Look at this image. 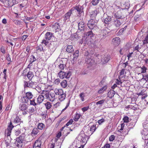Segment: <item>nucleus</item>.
<instances>
[{"label": "nucleus", "mask_w": 148, "mask_h": 148, "mask_svg": "<svg viewBox=\"0 0 148 148\" xmlns=\"http://www.w3.org/2000/svg\"><path fill=\"white\" fill-rule=\"evenodd\" d=\"M125 71V69H122L120 72V75L119 76V79H120L121 78H122L124 77V72Z\"/></svg>", "instance_id": "49530a36"}, {"label": "nucleus", "mask_w": 148, "mask_h": 148, "mask_svg": "<svg viewBox=\"0 0 148 148\" xmlns=\"http://www.w3.org/2000/svg\"><path fill=\"white\" fill-rule=\"evenodd\" d=\"M79 96L82 101H84V93L83 92L80 93L79 94Z\"/></svg>", "instance_id": "5fc2aeb1"}, {"label": "nucleus", "mask_w": 148, "mask_h": 148, "mask_svg": "<svg viewBox=\"0 0 148 148\" xmlns=\"http://www.w3.org/2000/svg\"><path fill=\"white\" fill-rule=\"evenodd\" d=\"M53 36V34L50 32H47L45 35V38L46 40H49L51 39Z\"/></svg>", "instance_id": "dca6fc26"}, {"label": "nucleus", "mask_w": 148, "mask_h": 148, "mask_svg": "<svg viewBox=\"0 0 148 148\" xmlns=\"http://www.w3.org/2000/svg\"><path fill=\"white\" fill-rule=\"evenodd\" d=\"M73 121L72 119H70L69 122L66 124V126H68L69 125L71 124L73 122Z\"/></svg>", "instance_id": "e2e57ef3"}, {"label": "nucleus", "mask_w": 148, "mask_h": 148, "mask_svg": "<svg viewBox=\"0 0 148 148\" xmlns=\"http://www.w3.org/2000/svg\"><path fill=\"white\" fill-rule=\"evenodd\" d=\"M85 26L86 25L82 21H80L78 23V29L81 31L85 30L86 29Z\"/></svg>", "instance_id": "ddd939ff"}, {"label": "nucleus", "mask_w": 148, "mask_h": 148, "mask_svg": "<svg viewBox=\"0 0 148 148\" xmlns=\"http://www.w3.org/2000/svg\"><path fill=\"white\" fill-rule=\"evenodd\" d=\"M28 106L24 104H20L19 105V109L22 111V114L25 115L28 113Z\"/></svg>", "instance_id": "39448f33"}, {"label": "nucleus", "mask_w": 148, "mask_h": 148, "mask_svg": "<svg viewBox=\"0 0 148 148\" xmlns=\"http://www.w3.org/2000/svg\"><path fill=\"white\" fill-rule=\"evenodd\" d=\"M110 55H106L102 56L101 57V62L103 64L107 63L110 60Z\"/></svg>", "instance_id": "f8f14e48"}, {"label": "nucleus", "mask_w": 148, "mask_h": 148, "mask_svg": "<svg viewBox=\"0 0 148 148\" xmlns=\"http://www.w3.org/2000/svg\"><path fill=\"white\" fill-rule=\"evenodd\" d=\"M123 20L122 19H114L113 21V25L117 28H119L123 23Z\"/></svg>", "instance_id": "1a4fd4ad"}, {"label": "nucleus", "mask_w": 148, "mask_h": 148, "mask_svg": "<svg viewBox=\"0 0 148 148\" xmlns=\"http://www.w3.org/2000/svg\"><path fill=\"white\" fill-rule=\"evenodd\" d=\"M96 129V125H93L91 127L90 129V131L91 132V134H92Z\"/></svg>", "instance_id": "79ce46f5"}, {"label": "nucleus", "mask_w": 148, "mask_h": 148, "mask_svg": "<svg viewBox=\"0 0 148 148\" xmlns=\"http://www.w3.org/2000/svg\"><path fill=\"white\" fill-rule=\"evenodd\" d=\"M79 51L77 50L75 51L73 54V58L75 60L77 59L79 56Z\"/></svg>", "instance_id": "e433bc0d"}, {"label": "nucleus", "mask_w": 148, "mask_h": 148, "mask_svg": "<svg viewBox=\"0 0 148 148\" xmlns=\"http://www.w3.org/2000/svg\"><path fill=\"white\" fill-rule=\"evenodd\" d=\"M25 96L29 100H30L32 98L33 95L31 92H29L26 93Z\"/></svg>", "instance_id": "c756f323"}, {"label": "nucleus", "mask_w": 148, "mask_h": 148, "mask_svg": "<svg viewBox=\"0 0 148 148\" xmlns=\"http://www.w3.org/2000/svg\"><path fill=\"white\" fill-rule=\"evenodd\" d=\"M2 2L7 7H11L18 3V0H2Z\"/></svg>", "instance_id": "f03ea898"}, {"label": "nucleus", "mask_w": 148, "mask_h": 148, "mask_svg": "<svg viewBox=\"0 0 148 148\" xmlns=\"http://www.w3.org/2000/svg\"><path fill=\"white\" fill-rule=\"evenodd\" d=\"M98 13L97 11V10H95L91 12L90 14V17L92 19L95 18L97 16Z\"/></svg>", "instance_id": "bb28decb"}, {"label": "nucleus", "mask_w": 148, "mask_h": 148, "mask_svg": "<svg viewBox=\"0 0 148 148\" xmlns=\"http://www.w3.org/2000/svg\"><path fill=\"white\" fill-rule=\"evenodd\" d=\"M73 10V9H71L64 15V21H68L69 20L70 17L72 14V12Z\"/></svg>", "instance_id": "9b49d317"}, {"label": "nucleus", "mask_w": 148, "mask_h": 148, "mask_svg": "<svg viewBox=\"0 0 148 148\" xmlns=\"http://www.w3.org/2000/svg\"><path fill=\"white\" fill-rule=\"evenodd\" d=\"M21 122V119L18 117H16L14 119L13 123L17 125L20 124Z\"/></svg>", "instance_id": "c85d7f7f"}, {"label": "nucleus", "mask_w": 148, "mask_h": 148, "mask_svg": "<svg viewBox=\"0 0 148 148\" xmlns=\"http://www.w3.org/2000/svg\"><path fill=\"white\" fill-rule=\"evenodd\" d=\"M86 40V37H83L81 40H80L79 42L81 44H82L83 42L85 43V41Z\"/></svg>", "instance_id": "338daca9"}, {"label": "nucleus", "mask_w": 148, "mask_h": 148, "mask_svg": "<svg viewBox=\"0 0 148 148\" xmlns=\"http://www.w3.org/2000/svg\"><path fill=\"white\" fill-rule=\"evenodd\" d=\"M20 101L22 103H28V102H29L30 100H29L25 96L21 97L20 99Z\"/></svg>", "instance_id": "412c9836"}, {"label": "nucleus", "mask_w": 148, "mask_h": 148, "mask_svg": "<svg viewBox=\"0 0 148 148\" xmlns=\"http://www.w3.org/2000/svg\"><path fill=\"white\" fill-rule=\"evenodd\" d=\"M53 27L56 29H58L60 28L59 23H55L54 25H53Z\"/></svg>", "instance_id": "09e8293b"}, {"label": "nucleus", "mask_w": 148, "mask_h": 148, "mask_svg": "<svg viewBox=\"0 0 148 148\" xmlns=\"http://www.w3.org/2000/svg\"><path fill=\"white\" fill-rule=\"evenodd\" d=\"M41 145V142L40 140H36L33 146V148H40Z\"/></svg>", "instance_id": "4468645a"}, {"label": "nucleus", "mask_w": 148, "mask_h": 148, "mask_svg": "<svg viewBox=\"0 0 148 148\" xmlns=\"http://www.w3.org/2000/svg\"><path fill=\"white\" fill-rule=\"evenodd\" d=\"M35 101V100L34 99H33L32 100H31L30 99L29 102H30V104L34 106H36L37 104V103H36Z\"/></svg>", "instance_id": "6e6d98bb"}, {"label": "nucleus", "mask_w": 148, "mask_h": 148, "mask_svg": "<svg viewBox=\"0 0 148 148\" xmlns=\"http://www.w3.org/2000/svg\"><path fill=\"white\" fill-rule=\"evenodd\" d=\"M35 111V108L34 107H30L28 110V112L31 115L34 114V112Z\"/></svg>", "instance_id": "f704fd0d"}, {"label": "nucleus", "mask_w": 148, "mask_h": 148, "mask_svg": "<svg viewBox=\"0 0 148 148\" xmlns=\"http://www.w3.org/2000/svg\"><path fill=\"white\" fill-rule=\"evenodd\" d=\"M107 88V86H105L102 87L98 91L99 93H101L103 92Z\"/></svg>", "instance_id": "3c124183"}, {"label": "nucleus", "mask_w": 148, "mask_h": 148, "mask_svg": "<svg viewBox=\"0 0 148 148\" xmlns=\"http://www.w3.org/2000/svg\"><path fill=\"white\" fill-rule=\"evenodd\" d=\"M46 123L47 127V128L52 123V121L51 119L50 118L48 119L46 121Z\"/></svg>", "instance_id": "a19ab883"}, {"label": "nucleus", "mask_w": 148, "mask_h": 148, "mask_svg": "<svg viewBox=\"0 0 148 148\" xmlns=\"http://www.w3.org/2000/svg\"><path fill=\"white\" fill-rule=\"evenodd\" d=\"M79 141L83 143H86L87 142V137L84 134H79L77 137Z\"/></svg>", "instance_id": "6e6552de"}, {"label": "nucleus", "mask_w": 148, "mask_h": 148, "mask_svg": "<svg viewBox=\"0 0 148 148\" xmlns=\"http://www.w3.org/2000/svg\"><path fill=\"white\" fill-rule=\"evenodd\" d=\"M20 133L21 131L18 129L16 130H15L14 131L15 134L16 136H18Z\"/></svg>", "instance_id": "680f3d73"}, {"label": "nucleus", "mask_w": 148, "mask_h": 148, "mask_svg": "<svg viewBox=\"0 0 148 148\" xmlns=\"http://www.w3.org/2000/svg\"><path fill=\"white\" fill-rule=\"evenodd\" d=\"M100 0H92V3L93 5H96L99 3Z\"/></svg>", "instance_id": "864d4df0"}, {"label": "nucleus", "mask_w": 148, "mask_h": 148, "mask_svg": "<svg viewBox=\"0 0 148 148\" xmlns=\"http://www.w3.org/2000/svg\"><path fill=\"white\" fill-rule=\"evenodd\" d=\"M143 79L145 80V83L147 82L148 81V74L144 75H143V78L140 80V81H141Z\"/></svg>", "instance_id": "ea45409f"}, {"label": "nucleus", "mask_w": 148, "mask_h": 148, "mask_svg": "<svg viewBox=\"0 0 148 148\" xmlns=\"http://www.w3.org/2000/svg\"><path fill=\"white\" fill-rule=\"evenodd\" d=\"M58 75L60 78L63 79L65 77V78L66 73L60 71L58 73Z\"/></svg>", "instance_id": "7c9ffc66"}, {"label": "nucleus", "mask_w": 148, "mask_h": 148, "mask_svg": "<svg viewBox=\"0 0 148 148\" xmlns=\"http://www.w3.org/2000/svg\"><path fill=\"white\" fill-rule=\"evenodd\" d=\"M45 97H43L41 95H39L37 98V103L38 104H39L41 103L44 101Z\"/></svg>", "instance_id": "4be33fe9"}, {"label": "nucleus", "mask_w": 148, "mask_h": 148, "mask_svg": "<svg viewBox=\"0 0 148 148\" xmlns=\"http://www.w3.org/2000/svg\"><path fill=\"white\" fill-rule=\"evenodd\" d=\"M39 132V131L36 128H34L32 130V132L31 133V134L28 136V137H30L31 136H34L37 134Z\"/></svg>", "instance_id": "6ab92c4d"}, {"label": "nucleus", "mask_w": 148, "mask_h": 148, "mask_svg": "<svg viewBox=\"0 0 148 148\" xmlns=\"http://www.w3.org/2000/svg\"><path fill=\"white\" fill-rule=\"evenodd\" d=\"M74 10H76L78 12V14H80L82 12V10L83 9V8L80 5H78L76 6L73 8Z\"/></svg>", "instance_id": "aec40b11"}, {"label": "nucleus", "mask_w": 148, "mask_h": 148, "mask_svg": "<svg viewBox=\"0 0 148 148\" xmlns=\"http://www.w3.org/2000/svg\"><path fill=\"white\" fill-rule=\"evenodd\" d=\"M14 126L12 125V124L11 122L9 123L8 126V128L5 131V135L7 136H10L11 132V130L12 128L14 127Z\"/></svg>", "instance_id": "423d86ee"}, {"label": "nucleus", "mask_w": 148, "mask_h": 148, "mask_svg": "<svg viewBox=\"0 0 148 148\" xmlns=\"http://www.w3.org/2000/svg\"><path fill=\"white\" fill-rule=\"evenodd\" d=\"M115 137L113 135H111L109 138V140L110 141H112L115 139Z\"/></svg>", "instance_id": "bf43d9fd"}, {"label": "nucleus", "mask_w": 148, "mask_h": 148, "mask_svg": "<svg viewBox=\"0 0 148 148\" xmlns=\"http://www.w3.org/2000/svg\"><path fill=\"white\" fill-rule=\"evenodd\" d=\"M120 42V38L119 37H116L113 38L112 40V42L115 46L118 45Z\"/></svg>", "instance_id": "2eb2a0df"}, {"label": "nucleus", "mask_w": 148, "mask_h": 148, "mask_svg": "<svg viewBox=\"0 0 148 148\" xmlns=\"http://www.w3.org/2000/svg\"><path fill=\"white\" fill-rule=\"evenodd\" d=\"M116 9L117 10V11L114 14V16L116 17V18L123 19L124 18V16L123 14V9L118 6H117L116 7Z\"/></svg>", "instance_id": "f257e3e1"}, {"label": "nucleus", "mask_w": 148, "mask_h": 148, "mask_svg": "<svg viewBox=\"0 0 148 148\" xmlns=\"http://www.w3.org/2000/svg\"><path fill=\"white\" fill-rule=\"evenodd\" d=\"M71 75V72L70 71L66 73V75H65V78H66V79H68L70 77Z\"/></svg>", "instance_id": "052dcab7"}, {"label": "nucleus", "mask_w": 148, "mask_h": 148, "mask_svg": "<svg viewBox=\"0 0 148 148\" xmlns=\"http://www.w3.org/2000/svg\"><path fill=\"white\" fill-rule=\"evenodd\" d=\"M70 100H69V101H68L66 107H65V108H64V109H63L62 110V112H64V111H65V110L68 107V106H69V104L70 103Z\"/></svg>", "instance_id": "774afa93"}, {"label": "nucleus", "mask_w": 148, "mask_h": 148, "mask_svg": "<svg viewBox=\"0 0 148 148\" xmlns=\"http://www.w3.org/2000/svg\"><path fill=\"white\" fill-rule=\"evenodd\" d=\"M86 63L88 64V66L89 67L91 66L95 63L94 60L92 59L89 55L86 56L85 59Z\"/></svg>", "instance_id": "0eeeda50"}, {"label": "nucleus", "mask_w": 148, "mask_h": 148, "mask_svg": "<svg viewBox=\"0 0 148 148\" xmlns=\"http://www.w3.org/2000/svg\"><path fill=\"white\" fill-rule=\"evenodd\" d=\"M54 92L56 95H60L64 93L62 90L60 89L56 88L55 89Z\"/></svg>", "instance_id": "5701e85b"}, {"label": "nucleus", "mask_w": 148, "mask_h": 148, "mask_svg": "<svg viewBox=\"0 0 148 148\" xmlns=\"http://www.w3.org/2000/svg\"><path fill=\"white\" fill-rule=\"evenodd\" d=\"M49 92L47 91L43 90L41 93V95L47 99L49 96Z\"/></svg>", "instance_id": "393cba45"}, {"label": "nucleus", "mask_w": 148, "mask_h": 148, "mask_svg": "<svg viewBox=\"0 0 148 148\" xmlns=\"http://www.w3.org/2000/svg\"><path fill=\"white\" fill-rule=\"evenodd\" d=\"M134 20L136 21H138L141 20L140 14L136 15L134 17Z\"/></svg>", "instance_id": "4c0bfd02"}, {"label": "nucleus", "mask_w": 148, "mask_h": 148, "mask_svg": "<svg viewBox=\"0 0 148 148\" xmlns=\"http://www.w3.org/2000/svg\"><path fill=\"white\" fill-rule=\"evenodd\" d=\"M111 20V16H108L105 19L104 22L106 24L108 25L110 23Z\"/></svg>", "instance_id": "a878e982"}, {"label": "nucleus", "mask_w": 148, "mask_h": 148, "mask_svg": "<svg viewBox=\"0 0 148 148\" xmlns=\"http://www.w3.org/2000/svg\"><path fill=\"white\" fill-rule=\"evenodd\" d=\"M55 98V96L54 93L49 94L47 99L51 101H53Z\"/></svg>", "instance_id": "b1692460"}, {"label": "nucleus", "mask_w": 148, "mask_h": 148, "mask_svg": "<svg viewBox=\"0 0 148 148\" xmlns=\"http://www.w3.org/2000/svg\"><path fill=\"white\" fill-rule=\"evenodd\" d=\"M66 97V94L64 93L62 94V95L59 96V99L61 101H62L64 100Z\"/></svg>", "instance_id": "473e14b6"}, {"label": "nucleus", "mask_w": 148, "mask_h": 148, "mask_svg": "<svg viewBox=\"0 0 148 148\" xmlns=\"http://www.w3.org/2000/svg\"><path fill=\"white\" fill-rule=\"evenodd\" d=\"M105 121V120L103 119H101L98 120V123L99 125H101Z\"/></svg>", "instance_id": "0e129e2a"}, {"label": "nucleus", "mask_w": 148, "mask_h": 148, "mask_svg": "<svg viewBox=\"0 0 148 148\" xmlns=\"http://www.w3.org/2000/svg\"><path fill=\"white\" fill-rule=\"evenodd\" d=\"M45 106L47 110L50 109L51 106V103L49 102H47L45 103Z\"/></svg>", "instance_id": "c03bdc74"}, {"label": "nucleus", "mask_w": 148, "mask_h": 148, "mask_svg": "<svg viewBox=\"0 0 148 148\" xmlns=\"http://www.w3.org/2000/svg\"><path fill=\"white\" fill-rule=\"evenodd\" d=\"M143 44H145L148 43V36H146L145 40L143 41Z\"/></svg>", "instance_id": "69168bd1"}, {"label": "nucleus", "mask_w": 148, "mask_h": 148, "mask_svg": "<svg viewBox=\"0 0 148 148\" xmlns=\"http://www.w3.org/2000/svg\"><path fill=\"white\" fill-rule=\"evenodd\" d=\"M123 120L124 123H127L129 122V118L127 116H125L124 117Z\"/></svg>", "instance_id": "13d9d810"}, {"label": "nucleus", "mask_w": 148, "mask_h": 148, "mask_svg": "<svg viewBox=\"0 0 148 148\" xmlns=\"http://www.w3.org/2000/svg\"><path fill=\"white\" fill-rule=\"evenodd\" d=\"M25 135L24 134L21 135L18 138H16L15 144L18 148L21 147L23 145V142L25 140Z\"/></svg>", "instance_id": "7ed1b4c3"}, {"label": "nucleus", "mask_w": 148, "mask_h": 148, "mask_svg": "<svg viewBox=\"0 0 148 148\" xmlns=\"http://www.w3.org/2000/svg\"><path fill=\"white\" fill-rule=\"evenodd\" d=\"M27 76L29 79L30 80L34 76L32 72L30 71H29L27 75Z\"/></svg>", "instance_id": "2f4dec72"}, {"label": "nucleus", "mask_w": 148, "mask_h": 148, "mask_svg": "<svg viewBox=\"0 0 148 148\" xmlns=\"http://www.w3.org/2000/svg\"><path fill=\"white\" fill-rule=\"evenodd\" d=\"M66 51L69 53H73L74 51L73 46L71 45H67L66 49Z\"/></svg>", "instance_id": "a211bd4d"}, {"label": "nucleus", "mask_w": 148, "mask_h": 148, "mask_svg": "<svg viewBox=\"0 0 148 148\" xmlns=\"http://www.w3.org/2000/svg\"><path fill=\"white\" fill-rule=\"evenodd\" d=\"M67 85V82L66 80H64L61 83V85L63 88H65L66 86Z\"/></svg>", "instance_id": "58836bf2"}, {"label": "nucleus", "mask_w": 148, "mask_h": 148, "mask_svg": "<svg viewBox=\"0 0 148 148\" xmlns=\"http://www.w3.org/2000/svg\"><path fill=\"white\" fill-rule=\"evenodd\" d=\"M38 129L42 130L45 127V125L42 123H39L38 125Z\"/></svg>", "instance_id": "c9c22d12"}, {"label": "nucleus", "mask_w": 148, "mask_h": 148, "mask_svg": "<svg viewBox=\"0 0 148 148\" xmlns=\"http://www.w3.org/2000/svg\"><path fill=\"white\" fill-rule=\"evenodd\" d=\"M86 35L84 36V37H86V39L87 38V37H88L91 38L93 36V34L91 31H89L87 32L86 33Z\"/></svg>", "instance_id": "72a5a7b5"}, {"label": "nucleus", "mask_w": 148, "mask_h": 148, "mask_svg": "<svg viewBox=\"0 0 148 148\" xmlns=\"http://www.w3.org/2000/svg\"><path fill=\"white\" fill-rule=\"evenodd\" d=\"M141 68V73H144L146 72L147 68L145 66H143L140 67Z\"/></svg>", "instance_id": "a18cd8bd"}, {"label": "nucleus", "mask_w": 148, "mask_h": 148, "mask_svg": "<svg viewBox=\"0 0 148 148\" xmlns=\"http://www.w3.org/2000/svg\"><path fill=\"white\" fill-rule=\"evenodd\" d=\"M115 94V92L113 90H111L108 92V95L109 98H111L114 96Z\"/></svg>", "instance_id": "cd10ccee"}, {"label": "nucleus", "mask_w": 148, "mask_h": 148, "mask_svg": "<svg viewBox=\"0 0 148 148\" xmlns=\"http://www.w3.org/2000/svg\"><path fill=\"white\" fill-rule=\"evenodd\" d=\"M107 29H108L101 30V34H100V37H101L102 38L106 37L108 34V32L107 31Z\"/></svg>", "instance_id": "f3484780"}, {"label": "nucleus", "mask_w": 148, "mask_h": 148, "mask_svg": "<svg viewBox=\"0 0 148 148\" xmlns=\"http://www.w3.org/2000/svg\"><path fill=\"white\" fill-rule=\"evenodd\" d=\"M65 66V65L64 64H60L59 65V68L61 70H63Z\"/></svg>", "instance_id": "4d7b16f0"}, {"label": "nucleus", "mask_w": 148, "mask_h": 148, "mask_svg": "<svg viewBox=\"0 0 148 148\" xmlns=\"http://www.w3.org/2000/svg\"><path fill=\"white\" fill-rule=\"evenodd\" d=\"M105 101V100L104 99H102L101 100H100L98 101H97L96 103V105H98L99 104L101 105V106H102V104Z\"/></svg>", "instance_id": "8fccbe9b"}, {"label": "nucleus", "mask_w": 148, "mask_h": 148, "mask_svg": "<svg viewBox=\"0 0 148 148\" xmlns=\"http://www.w3.org/2000/svg\"><path fill=\"white\" fill-rule=\"evenodd\" d=\"M36 50L38 52H41V51H44V49H43V47L42 46H39L36 47Z\"/></svg>", "instance_id": "de8ad7c7"}, {"label": "nucleus", "mask_w": 148, "mask_h": 148, "mask_svg": "<svg viewBox=\"0 0 148 148\" xmlns=\"http://www.w3.org/2000/svg\"><path fill=\"white\" fill-rule=\"evenodd\" d=\"M97 22L93 19L90 20L88 23L87 25L88 27L90 29H93L96 25Z\"/></svg>", "instance_id": "9d476101"}, {"label": "nucleus", "mask_w": 148, "mask_h": 148, "mask_svg": "<svg viewBox=\"0 0 148 148\" xmlns=\"http://www.w3.org/2000/svg\"><path fill=\"white\" fill-rule=\"evenodd\" d=\"M80 116L81 115L80 114L78 113L76 114L73 118L74 121H78Z\"/></svg>", "instance_id": "37998d69"}, {"label": "nucleus", "mask_w": 148, "mask_h": 148, "mask_svg": "<svg viewBox=\"0 0 148 148\" xmlns=\"http://www.w3.org/2000/svg\"><path fill=\"white\" fill-rule=\"evenodd\" d=\"M36 58L33 55H31V58L30 60V62L33 63L34 61H36Z\"/></svg>", "instance_id": "603ef678"}, {"label": "nucleus", "mask_w": 148, "mask_h": 148, "mask_svg": "<svg viewBox=\"0 0 148 148\" xmlns=\"http://www.w3.org/2000/svg\"><path fill=\"white\" fill-rule=\"evenodd\" d=\"M24 86L25 88L29 87L35 88L38 86V84L36 82H33L31 80H30L28 83L24 81Z\"/></svg>", "instance_id": "20e7f679"}]
</instances>
